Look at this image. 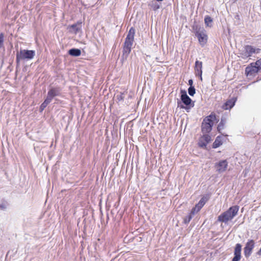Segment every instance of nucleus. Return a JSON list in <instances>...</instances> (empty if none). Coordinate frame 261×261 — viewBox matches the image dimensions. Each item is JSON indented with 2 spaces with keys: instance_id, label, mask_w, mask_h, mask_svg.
Masks as SVG:
<instances>
[{
  "instance_id": "nucleus-11",
  "label": "nucleus",
  "mask_w": 261,
  "mask_h": 261,
  "mask_svg": "<svg viewBox=\"0 0 261 261\" xmlns=\"http://www.w3.org/2000/svg\"><path fill=\"white\" fill-rule=\"evenodd\" d=\"M202 62L198 60H196L195 63V73L196 76H198L200 77L201 81L202 80Z\"/></svg>"
},
{
  "instance_id": "nucleus-14",
  "label": "nucleus",
  "mask_w": 261,
  "mask_h": 261,
  "mask_svg": "<svg viewBox=\"0 0 261 261\" xmlns=\"http://www.w3.org/2000/svg\"><path fill=\"white\" fill-rule=\"evenodd\" d=\"M244 53L242 54L246 57H249L255 53V49L251 45H246L244 47Z\"/></svg>"
},
{
  "instance_id": "nucleus-2",
  "label": "nucleus",
  "mask_w": 261,
  "mask_h": 261,
  "mask_svg": "<svg viewBox=\"0 0 261 261\" xmlns=\"http://www.w3.org/2000/svg\"><path fill=\"white\" fill-rule=\"evenodd\" d=\"M239 210V206L238 205L231 206L226 211L218 216V221L225 223H227L237 215Z\"/></svg>"
},
{
  "instance_id": "nucleus-13",
  "label": "nucleus",
  "mask_w": 261,
  "mask_h": 261,
  "mask_svg": "<svg viewBox=\"0 0 261 261\" xmlns=\"http://www.w3.org/2000/svg\"><path fill=\"white\" fill-rule=\"evenodd\" d=\"M236 101V97H232L229 99L222 105V108L224 110H230L234 107Z\"/></svg>"
},
{
  "instance_id": "nucleus-28",
  "label": "nucleus",
  "mask_w": 261,
  "mask_h": 261,
  "mask_svg": "<svg viewBox=\"0 0 261 261\" xmlns=\"http://www.w3.org/2000/svg\"><path fill=\"white\" fill-rule=\"evenodd\" d=\"M188 91L189 94L192 96H194L196 92V90L194 86L189 87V88L188 89Z\"/></svg>"
},
{
  "instance_id": "nucleus-38",
  "label": "nucleus",
  "mask_w": 261,
  "mask_h": 261,
  "mask_svg": "<svg viewBox=\"0 0 261 261\" xmlns=\"http://www.w3.org/2000/svg\"><path fill=\"white\" fill-rule=\"evenodd\" d=\"M236 16L238 17L239 16V15H236Z\"/></svg>"
},
{
  "instance_id": "nucleus-21",
  "label": "nucleus",
  "mask_w": 261,
  "mask_h": 261,
  "mask_svg": "<svg viewBox=\"0 0 261 261\" xmlns=\"http://www.w3.org/2000/svg\"><path fill=\"white\" fill-rule=\"evenodd\" d=\"M134 40L126 38L123 46L132 48Z\"/></svg>"
},
{
  "instance_id": "nucleus-34",
  "label": "nucleus",
  "mask_w": 261,
  "mask_h": 261,
  "mask_svg": "<svg viewBox=\"0 0 261 261\" xmlns=\"http://www.w3.org/2000/svg\"><path fill=\"white\" fill-rule=\"evenodd\" d=\"M0 208L1 210H4L6 208V206L4 204H0Z\"/></svg>"
},
{
  "instance_id": "nucleus-26",
  "label": "nucleus",
  "mask_w": 261,
  "mask_h": 261,
  "mask_svg": "<svg viewBox=\"0 0 261 261\" xmlns=\"http://www.w3.org/2000/svg\"><path fill=\"white\" fill-rule=\"evenodd\" d=\"M213 20L212 17H205L204 22L207 27H211L212 25Z\"/></svg>"
},
{
  "instance_id": "nucleus-6",
  "label": "nucleus",
  "mask_w": 261,
  "mask_h": 261,
  "mask_svg": "<svg viewBox=\"0 0 261 261\" xmlns=\"http://www.w3.org/2000/svg\"><path fill=\"white\" fill-rule=\"evenodd\" d=\"M255 243L253 240H249L246 243L244 248V254L246 258H248L251 255Z\"/></svg>"
},
{
  "instance_id": "nucleus-10",
  "label": "nucleus",
  "mask_w": 261,
  "mask_h": 261,
  "mask_svg": "<svg viewBox=\"0 0 261 261\" xmlns=\"http://www.w3.org/2000/svg\"><path fill=\"white\" fill-rule=\"evenodd\" d=\"M208 199L209 196L208 195L203 196L199 200V202L195 205V207H194L192 210L195 213L198 212L208 201Z\"/></svg>"
},
{
  "instance_id": "nucleus-8",
  "label": "nucleus",
  "mask_w": 261,
  "mask_h": 261,
  "mask_svg": "<svg viewBox=\"0 0 261 261\" xmlns=\"http://www.w3.org/2000/svg\"><path fill=\"white\" fill-rule=\"evenodd\" d=\"M260 70L257 66L254 64L251 63L245 68V74L247 76H255V74L257 73Z\"/></svg>"
},
{
  "instance_id": "nucleus-20",
  "label": "nucleus",
  "mask_w": 261,
  "mask_h": 261,
  "mask_svg": "<svg viewBox=\"0 0 261 261\" xmlns=\"http://www.w3.org/2000/svg\"><path fill=\"white\" fill-rule=\"evenodd\" d=\"M195 213L194 212H193L192 210L188 214V215L186 216L184 219V222L185 224H188L190 221L191 220L192 218H193V215Z\"/></svg>"
},
{
  "instance_id": "nucleus-31",
  "label": "nucleus",
  "mask_w": 261,
  "mask_h": 261,
  "mask_svg": "<svg viewBox=\"0 0 261 261\" xmlns=\"http://www.w3.org/2000/svg\"><path fill=\"white\" fill-rule=\"evenodd\" d=\"M254 64L257 66V68H259V70L261 69V58L258 60H257Z\"/></svg>"
},
{
  "instance_id": "nucleus-27",
  "label": "nucleus",
  "mask_w": 261,
  "mask_h": 261,
  "mask_svg": "<svg viewBox=\"0 0 261 261\" xmlns=\"http://www.w3.org/2000/svg\"><path fill=\"white\" fill-rule=\"evenodd\" d=\"M201 138L206 142V143H208L211 141V137L207 134H203V136L201 137Z\"/></svg>"
},
{
  "instance_id": "nucleus-36",
  "label": "nucleus",
  "mask_w": 261,
  "mask_h": 261,
  "mask_svg": "<svg viewBox=\"0 0 261 261\" xmlns=\"http://www.w3.org/2000/svg\"><path fill=\"white\" fill-rule=\"evenodd\" d=\"M238 0H230V2L232 3V4H234V3H236Z\"/></svg>"
},
{
  "instance_id": "nucleus-30",
  "label": "nucleus",
  "mask_w": 261,
  "mask_h": 261,
  "mask_svg": "<svg viewBox=\"0 0 261 261\" xmlns=\"http://www.w3.org/2000/svg\"><path fill=\"white\" fill-rule=\"evenodd\" d=\"M4 36L3 33L0 34V48L4 46Z\"/></svg>"
},
{
  "instance_id": "nucleus-15",
  "label": "nucleus",
  "mask_w": 261,
  "mask_h": 261,
  "mask_svg": "<svg viewBox=\"0 0 261 261\" xmlns=\"http://www.w3.org/2000/svg\"><path fill=\"white\" fill-rule=\"evenodd\" d=\"M198 40L199 44L202 46H203L207 42L208 37L206 35V32L204 33L199 34L197 36H196Z\"/></svg>"
},
{
  "instance_id": "nucleus-19",
  "label": "nucleus",
  "mask_w": 261,
  "mask_h": 261,
  "mask_svg": "<svg viewBox=\"0 0 261 261\" xmlns=\"http://www.w3.org/2000/svg\"><path fill=\"white\" fill-rule=\"evenodd\" d=\"M222 143V137L220 136H217L212 145V147L213 148H217L221 145Z\"/></svg>"
},
{
  "instance_id": "nucleus-25",
  "label": "nucleus",
  "mask_w": 261,
  "mask_h": 261,
  "mask_svg": "<svg viewBox=\"0 0 261 261\" xmlns=\"http://www.w3.org/2000/svg\"><path fill=\"white\" fill-rule=\"evenodd\" d=\"M225 123V121L222 118L217 127V130L219 132H220L221 130L224 128Z\"/></svg>"
},
{
  "instance_id": "nucleus-12",
  "label": "nucleus",
  "mask_w": 261,
  "mask_h": 261,
  "mask_svg": "<svg viewBox=\"0 0 261 261\" xmlns=\"http://www.w3.org/2000/svg\"><path fill=\"white\" fill-rule=\"evenodd\" d=\"M242 245L238 243L236 245L234 251V257L232 261H239L241 258Z\"/></svg>"
},
{
  "instance_id": "nucleus-24",
  "label": "nucleus",
  "mask_w": 261,
  "mask_h": 261,
  "mask_svg": "<svg viewBox=\"0 0 261 261\" xmlns=\"http://www.w3.org/2000/svg\"><path fill=\"white\" fill-rule=\"evenodd\" d=\"M149 6L154 11H156L160 8V5L158 4L156 2H154L153 1H152L150 4H149Z\"/></svg>"
},
{
  "instance_id": "nucleus-1",
  "label": "nucleus",
  "mask_w": 261,
  "mask_h": 261,
  "mask_svg": "<svg viewBox=\"0 0 261 261\" xmlns=\"http://www.w3.org/2000/svg\"><path fill=\"white\" fill-rule=\"evenodd\" d=\"M177 103L178 107L184 109L187 112L194 106V101L187 95L185 90H180V100H178Z\"/></svg>"
},
{
  "instance_id": "nucleus-18",
  "label": "nucleus",
  "mask_w": 261,
  "mask_h": 261,
  "mask_svg": "<svg viewBox=\"0 0 261 261\" xmlns=\"http://www.w3.org/2000/svg\"><path fill=\"white\" fill-rule=\"evenodd\" d=\"M82 21H79L76 23H74L71 25V28L73 29V31L75 34L79 32L82 29Z\"/></svg>"
},
{
  "instance_id": "nucleus-7",
  "label": "nucleus",
  "mask_w": 261,
  "mask_h": 261,
  "mask_svg": "<svg viewBox=\"0 0 261 261\" xmlns=\"http://www.w3.org/2000/svg\"><path fill=\"white\" fill-rule=\"evenodd\" d=\"M192 32L195 36H197L199 34L204 33L206 31L202 24L197 23L196 21H194L192 25Z\"/></svg>"
},
{
  "instance_id": "nucleus-4",
  "label": "nucleus",
  "mask_w": 261,
  "mask_h": 261,
  "mask_svg": "<svg viewBox=\"0 0 261 261\" xmlns=\"http://www.w3.org/2000/svg\"><path fill=\"white\" fill-rule=\"evenodd\" d=\"M35 51L34 50L20 49L19 53L16 54V62L19 64L20 60H30L34 58Z\"/></svg>"
},
{
  "instance_id": "nucleus-3",
  "label": "nucleus",
  "mask_w": 261,
  "mask_h": 261,
  "mask_svg": "<svg viewBox=\"0 0 261 261\" xmlns=\"http://www.w3.org/2000/svg\"><path fill=\"white\" fill-rule=\"evenodd\" d=\"M216 119V115L211 114L205 117L201 123V132L203 134H208L212 131L214 125V120Z\"/></svg>"
},
{
  "instance_id": "nucleus-23",
  "label": "nucleus",
  "mask_w": 261,
  "mask_h": 261,
  "mask_svg": "<svg viewBox=\"0 0 261 261\" xmlns=\"http://www.w3.org/2000/svg\"><path fill=\"white\" fill-rule=\"evenodd\" d=\"M47 98H46V99L44 100V101L41 103V105L40 106L39 108V111L40 112H42L44 109L47 107V106L50 102Z\"/></svg>"
},
{
  "instance_id": "nucleus-35",
  "label": "nucleus",
  "mask_w": 261,
  "mask_h": 261,
  "mask_svg": "<svg viewBox=\"0 0 261 261\" xmlns=\"http://www.w3.org/2000/svg\"><path fill=\"white\" fill-rule=\"evenodd\" d=\"M257 254H258L259 255H261V247H260V249L257 252Z\"/></svg>"
},
{
  "instance_id": "nucleus-33",
  "label": "nucleus",
  "mask_w": 261,
  "mask_h": 261,
  "mask_svg": "<svg viewBox=\"0 0 261 261\" xmlns=\"http://www.w3.org/2000/svg\"><path fill=\"white\" fill-rule=\"evenodd\" d=\"M193 80L190 79L188 81V85L190 86V87H193Z\"/></svg>"
},
{
  "instance_id": "nucleus-16",
  "label": "nucleus",
  "mask_w": 261,
  "mask_h": 261,
  "mask_svg": "<svg viewBox=\"0 0 261 261\" xmlns=\"http://www.w3.org/2000/svg\"><path fill=\"white\" fill-rule=\"evenodd\" d=\"M132 48L126 47H123L122 55L121 56V60L122 62L126 60L131 51Z\"/></svg>"
},
{
  "instance_id": "nucleus-9",
  "label": "nucleus",
  "mask_w": 261,
  "mask_h": 261,
  "mask_svg": "<svg viewBox=\"0 0 261 261\" xmlns=\"http://www.w3.org/2000/svg\"><path fill=\"white\" fill-rule=\"evenodd\" d=\"M228 167V162L226 160L220 161L215 164V167L216 171L219 173H222L226 171Z\"/></svg>"
},
{
  "instance_id": "nucleus-5",
  "label": "nucleus",
  "mask_w": 261,
  "mask_h": 261,
  "mask_svg": "<svg viewBox=\"0 0 261 261\" xmlns=\"http://www.w3.org/2000/svg\"><path fill=\"white\" fill-rule=\"evenodd\" d=\"M61 94V88L59 87H52L49 89L47 92L46 98L50 101L56 96H59Z\"/></svg>"
},
{
  "instance_id": "nucleus-17",
  "label": "nucleus",
  "mask_w": 261,
  "mask_h": 261,
  "mask_svg": "<svg viewBox=\"0 0 261 261\" xmlns=\"http://www.w3.org/2000/svg\"><path fill=\"white\" fill-rule=\"evenodd\" d=\"M68 54L73 57H79L81 55V50L79 48H72L68 50Z\"/></svg>"
},
{
  "instance_id": "nucleus-22",
  "label": "nucleus",
  "mask_w": 261,
  "mask_h": 261,
  "mask_svg": "<svg viewBox=\"0 0 261 261\" xmlns=\"http://www.w3.org/2000/svg\"><path fill=\"white\" fill-rule=\"evenodd\" d=\"M135 34V29L133 27H131L126 36L127 38L134 40V36Z\"/></svg>"
},
{
  "instance_id": "nucleus-29",
  "label": "nucleus",
  "mask_w": 261,
  "mask_h": 261,
  "mask_svg": "<svg viewBox=\"0 0 261 261\" xmlns=\"http://www.w3.org/2000/svg\"><path fill=\"white\" fill-rule=\"evenodd\" d=\"M207 143H206L201 138L199 140L198 146L201 148H205Z\"/></svg>"
},
{
  "instance_id": "nucleus-32",
  "label": "nucleus",
  "mask_w": 261,
  "mask_h": 261,
  "mask_svg": "<svg viewBox=\"0 0 261 261\" xmlns=\"http://www.w3.org/2000/svg\"><path fill=\"white\" fill-rule=\"evenodd\" d=\"M116 97H117V100L119 101L123 100V99L124 98V97L123 96V94L122 93H120L119 94H118L116 96Z\"/></svg>"
},
{
  "instance_id": "nucleus-37",
  "label": "nucleus",
  "mask_w": 261,
  "mask_h": 261,
  "mask_svg": "<svg viewBox=\"0 0 261 261\" xmlns=\"http://www.w3.org/2000/svg\"><path fill=\"white\" fill-rule=\"evenodd\" d=\"M155 1L158 2H161L163 1L164 0H155Z\"/></svg>"
}]
</instances>
